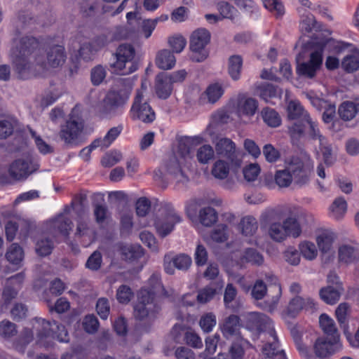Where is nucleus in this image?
I'll return each mask as SVG.
<instances>
[{"mask_svg":"<svg viewBox=\"0 0 359 359\" xmlns=\"http://www.w3.org/2000/svg\"><path fill=\"white\" fill-rule=\"evenodd\" d=\"M11 57L18 76L27 79L35 76H45L50 68L62 67L66 61L67 54L63 46L53 45L46 49L45 55L35 38L25 36L14 39Z\"/></svg>","mask_w":359,"mask_h":359,"instance_id":"f257e3e1","label":"nucleus"},{"mask_svg":"<svg viewBox=\"0 0 359 359\" xmlns=\"http://www.w3.org/2000/svg\"><path fill=\"white\" fill-rule=\"evenodd\" d=\"M245 326L252 332L254 340L259 337L263 341L266 340L262 347V355L274 356L276 359H285L284 351L278 349V337L271 318L264 313H252L248 315Z\"/></svg>","mask_w":359,"mask_h":359,"instance_id":"f03ea898","label":"nucleus"},{"mask_svg":"<svg viewBox=\"0 0 359 359\" xmlns=\"http://www.w3.org/2000/svg\"><path fill=\"white\" fill-rule=\"evenodd\" d=\"M197 171L194 158H163L154 172V178L162 183L171 179L177 184L186 185Z\"/></svg>","mask_w":359,"mask_h":359,"instance_id":"7ed1b4c3","label":"nucleus"},{"mask_svg":"<svg viewBox=\"0 0 359 359\" xmlns=\"http://www.w3.org/2000/svg\"><path fill=\"white\" fill-rule=\"evenodd\" d=\"M39 167V164L32 158H15L10 163H6L0 158V183L25 181Z\"/></svg>","mask_w":359,"mask_h":359,"instance_id":"20e7f679","label":"nucleus"},{"mask_svg":"<svg viewBox=\"0 0 359 359\" xmlns=\"http://www.w3.org/2000/svg\"><path fill=\"white\" fill-rule=\"evenodd\" d=\"M160 307L154 302L152 293L148 290H141L137 302L133 307V316L136 320L151 324L156 318Z\"/></svg>","mask_w":359,"mask_h":359,"instance_id":"39448f33","label":"nucleus"},{"mask_svg":"<svg viewBox=\"0 0 359 359\" xmlns=\"http://www.w3.org/2000/svg\"><path fill=\"white\" fill-rule=\"evenodd\" d=\"M135 49L129 43L121 44L116 52V60L111 65L113 72L121 75H128L137 69Z\"/></svg>","mask_w":359,"mask_h":359,"instance_id":"423d86ee","label":"nucleus"},{"mask_svg":"<svg viewBox=\"0 0 359 359\" xmlns=\"http://www.w3.org/2000/svg\"><path fill=\"white\" fill-rule=\"evenodd\" d=\"M287 117L295 121L288 126V131L293 144L304 135V121L310 116L298 100H291L287 106Z\"/></svg>","mask_w":359,"mask_h":359,"instance_id":"0eeeda50","label":"nucleus"},{"mask_svg":"<svg viewBox=\"0 0 359 359\" xmlns=\"http://www.w3.org/2000/svg\"><path fill=\"white\" fill-rule=\"evenodd\" d=\"M285 165H287L296 186L302 187L309 184L313 173V163L310 158H285Z\"/></svg>","mask_w":359,"mask_h":359,"instance_id":"6e6552de","label":"nucleus"},{"mask_svg":"<svg viewBox=\"0 0 359 359\" xmlns=\"http://www.w3.org/2000/svg\"><path fill=\"white\" fill-rule=\"evenodd\" d=\"M144 84L142 89L137 90L130 109V116L134 121H140L144 123H151L156 118V114L144 96Z\"/></svg>","mask_w":359,"mask_h":359,"instance_id":"1a4fd4ad","label":"nucleus"},{"mask_svg":"<svg viewBox=\"0 0 359 359\" xmlns=\"http://www.w3.org/2000/svg\"><path fill=\"white\" fill-rule=\"evenodd\" d=\"M210 34L203 28L195 30L190 38L189 48L191 51V58L193 61L201 62L208 56L206 46L210 43Z\"/></svg>","mask_w":359,"mask_h":359,"instance_id":"9d476101","label":"nucleus"},{"mask_svg":"<svg viewBox=\"0 0 359 359\" xmlns=\"http://www.w3.org/2000/svg\"><path fill=\"white\" fill-rule=\"evenodd\" d=\"M242 163V158H217L212 163L211 174L216 180H227L231 172L238 171Z\"/></svg>","mask_w":359,"mask_h":359,"instance_id":"9b49d317","label":"nucleus"},{"mask_svg":"<svg viewBox=\"0 0 359 359\" xmlns=\"http://www.w3.org/2000/svg\"><path fill=\"white\" fill-rule=\"evenodd\" d=\"M290 215L283 220V223L287 237L292 236L296 238L302 234L304 219H306L308 217L311 219V217L296 208L290 210Z\"/></svg>","mask_w":359,"mask_h":359,"instance_id":"f8f14e48","label":"nucleus"},{"mask_svg":"<svg viewBox=\"0 0 359 359\" xmlns=\"http://www.w3.org/2000/svg\"><path fill=\"white\" fill-rule=\"evenodd\" d=\"M83 129V119L72 114L66 123L62 126L60 136L66 144H72L78 139Z\"/></svg>","mask_w":359,"mask_h":359,"instance_id":"ddd939ff","label":"nucleus"},{"mask_svg":"<svg viewBox=\"0 0 359 359\" xmlns=\"http://www.w3.org/2000/svg\"><path fill=\"white\" fill-rule=\"evenodd\" d=\"M323 62V50H317L311 53L308 62L300 63L297 67V73L299 76L312 79L316 76V72Z\"/></svg>","mask_w":359,"mask_h":359,"instance_id":"4468645a","label":"nucleus"},{"mask_svg":"<svg viewBox=\"0 0 359 359\" xmlns=\"http://www.w3.org/2000/svg\"><path fill=\"white\" fill-rule=\"evenodd\" d=\"M180 221L181 217L177 212L169 208L165 214L156 219L154 225L159 235L165 237L173 230L175 224Z\"/></svg>","mask_w":359,"mask_h":359,"instance_id":"2eb2a0df","label":"nucleus"},{"mask_svg":"<svg viewBox=\"0 0 359 359\" xmlns=\"http://www.w3.org/2000/svg\"><path fill=\"white\" fill-rule=\"evenodd\" d=\"M276 212L274 210H270L266 212L262 218L269 222L268 226V234L269 237L276 242H282L287 238L283 223L279 222H272Z\"/></svg>","mask_w":359,"mask_h":359,"instance_id":"dca6fc26","label":"nucleus"},{"mask_svg":"<svg viewBox=\"0 0 359 359\" xmlns=\"http://www.w3.org/2000/svg\"><path fill=\"white\" fill-rule=\"evenodd\" d=\"M75 39L80 44L79 55L86 61L91 60L97 49L107 43V37L104 35L98 36L93 43L83 41L81 36H77Z\"/></svg>","mask_w":359,"mask_h":359,"instance_id":"f3484780","label":"nucleus"},{"mask_svg":"<svg viewBox=\"0 0 359 359\" xmlns=\"http://www.w3.org/2000/svg\"><path fill=\"white\" fill-rule=\"evenodd\" d=\"M234 107L238 116L252 117L258 109V102L253 97L241 94L238 95Z\"/></svg>","mask_w":359,"mask_h":359,"instance_id":"a211bd4d","label":"nucleus"},{"mask_svg":"<svg viewBox=\"0 0 359 359\" xmlns=\"http://www.w3.org/2000/svg\"><path fill=\"white\" fill-rule=\"evenodd\" d=\"M262 280L270 284V286L274 290L275 295L273 296L271 299H268L264 301L262 304V306L263 309L270 313H273L276 309L277 305L281 296V287L278 283L277 277L270 272L265 273L264 278Z\"/></svg>","mask_w":359,"mask_h":359,"instance_id":"6ab92c4d","label":"nucleus"},{"mask_svg":"<svg viewBox=\"0 0 359 359\" xmlns=\"http://www.w3.org/2000/svg\"><path fill=\"white\" fill-rule=\"evenodd\" d=\"M33 328L36 334V343L41 346H46L45 340L48 337H53V335H54L53 322L51 323L41 318H35Z\"/></svg>","mask_w":359,"mask_h":359,"instance_id":"aec40b11","label":"nucleus"},{"mask_svg":"<svg viewBox=\"0 0 359 359\" xmlns=\"http://www.w3.org/2000/svg\"><path fill=\"white\" fill-rule=\"evenodd\" d=\"M191 258L184 254H181L173 258L169 255H165L164 257V269L168 274L174 273L173 266L178 270L187 271L191 266Z\"/></svg>","mask_w":359,"mask_h":359,"instance_id":"412c9836","label":"nucleus"},{"mask_svg":"<svg viewBox=\"0 0 359 359\" xmlns=\"http://www.w3.org/2000/svg\"><path fill=\"white\" fill-rule=\"evenodd\" d=\"M336 343L327 340L325 338H318L313 344V351L316 356L320 359L326 358L337 351Z\"/></svg>","mask_w":359,"mask_h":359,"instance_id":"4be33fe9","label":"nucleus"},{"mask_svg":"<svg viewBox=\"0 0 359 359\" xmlns=\"http://www.w3.org/2000/svg\"><path fill=\"white\" fill-rule=\"evenodd\" d=\"M155 91L157 96L161 99H167L172 91V84L170 81L168 74L165 72L159 73L155 79Z\"/></svg>","mask_w":359,"mask_h":359,"instance_id":"5701e85b","label":"nucleus"},{"mask_svg":"<svg viewBox=\"0 0 359 359\" xmlns=\"http://www.w3.org/2000/svg\"><path fill=\"white\" fill-rule=\"evenodd\" d=\"M205 142L203 135L184 136L178 140L177 149L181 157H185L191 152L194 147L198 146Z\"/></svg>","mask_w":359,"mask_h":359,"instance_id":"b1692460","label":"nucleus"},{"mask_svg":"<svg viewBox=\"0 0 359 359\" xmlns=\"http://www.w3.org/2000/svg\"><path fill=\"white\" fill-rule=\"evenodd\" d=\"M72 220L64 215L59 214L54 219L49 222L50 230L53 234L67 235L72 228Z\"/></svg>","mask_w":359,"mask_h":359,"instance_id":"393cba45","label":"nucleus"},{"mask_svg":"<svg viewBox=\"0 0 359 359\" xmlns=\"http://www.w3.org/2000/svg\"><path fill=\"white\" fill-rule=\"evenodd\" d=\"M229 118V114L225 109H218L211 115L210 123L203 133L212 136L215 133V129L219 125L228 123Z\"/></svg>","mask_w":359,"mask_h":359,"instance_id":"a878e982","label":"nucleus"},{"mask_svg":"<svg viewBox=\"0 0 359 359\" xmlns=\"http://www.w3.org/2000/svg\"><path fill=\"white\" fill-rule=\"evenodd\" d=\"M344 290L342 285L334 287L328 285L321 288L319 291L320 299L328 304H334L339 300Z\"/></svg>","mask_w":359,"mask_h":359,"instance_id":"bb28decb","label":"nucleus"},{"mask_svg":"<svg viewBox=\"0 0 359 359\" xmlns=\"http://www.w3.org/2000/svg\"><path fill=\"white\" fill-rule=\"evenodd\" d=\"M215 148L217 154L222 157H233L236 150L235 142L227 137L219 139L215 144Z\"/></svg>","mask_w":359,"mask_h":359,"instance_id":"cd10ccee","label":"nucleus"},{"mask_svg":"<svg viewBox=\"0 0 359 359\" xmlns=\"http://www.w3.org/2000/svg\"><path fill=\"white\" fill-rule=\"evenodd\" d=\"M155 62L159 69L167 70L175 67L176 59L169 50L163 49L157 53Z\"/></svg>","mask_w":359,"mask_h":359,"instance_id":"c85d7f7f","label":"nucleus"},{"mask_svg":"<svg viewBox=\"0 0 359 359\" xmlns=\"http://www.w3.org/2000/svg\"><path fill=\"white\" fill-rule=\"evenodd\" d=\"M130 93L126 90H110L104 98L107 102H110L120 109L123 110L125 104L128 102Z\"/></svg>","mask_w":359,"mask_h":359,"instance_id":"c756f323","label":"nucleus"},{"mask_svg":"<svg viewBox=\"0 0 359 359\" xmlns=\"http://www.w3.org/2000/svg\"><path fill=\"white\" fill-rule=\"evenodd\" d=\"M240 318L238 316L230 315L227 317L222 327V332L226 339H229L238 334L240 330Z\"/></svg>","mask_w":359,"mask_h":359,"instance_id":"7c9ffc66","label":"nucleus"},{"mask_svg":"<svg viewBox=\"0 0 359 359\" xmlns=\"http://www.w3.org/2000/svg\"><path fill=\"white\" fill-rule=\"evenodd\" d=\"M339 260L346 264L359 260V249L351 245H342L339 247Z\"/></svg>","mask_w":359,"mask_h":359,"instance_id":"2f4dec72","label":"nucleus"},{"mask_svg":"<svg viewBox=\"0 0 359 359\" xmlns=\"http://www.w3.org/2000/svg\"><path fill=\"white\" fill-rule=\"evenodd\" d=\"M18 126V120L11 116L0 118V139L4 140L11 136Z\"/></svg>","mask_w":359,"mask_h":359,"instance_id":"473e14b6","label":"nucleus"},{"mask_svg":"<svg viewBox=\"0 0 359 359\" xmlns=\"http://www.w3.org/2000/svg\"><path fill=\"white\" fill-rule=\"evenodd\" d=\"M359 111V104L353 102L345 101L342 102L338 109V114L344 121L352 120Z\"/></svg>","mask_w":359,"mask_h":359,"instance_id":"72a5a7b5","label":"nucleus"},{"mask_svg":"<svg viewBox=\"0 0 359 359\" xmlns=\"http://www.w3.org/2000/svg\"><path fill=\"white\" fill-rule=\"evenodd\" d=\"M335 239L334 233L330 231L321 232L316 238V242L320 250L323 253L329 252Z\"/></svg>","mask_w":359,"mask_h":359,"instance_id":"f704fd0d","label":"nucleus"},{"mask_svg":"<svg viewBox=\"0 0 359 359\" xmlns=\"http://www.w3.org/2000/svg\"><path fill=\"white\" fill-rule=\"evenodd\" d=\"M258 229L257 219L250 215L243 217L239 224L238 229L243 235L252 236Z\"/></svg>","mask_w":359,"mask_h":359,"instance_id":"c9c22d12","label":"nucleus"},{"mask_svg":"<svg viewBox=\"0 0 359 359\" xmlns=\"http://www.w3.org/2000/svg\"><path fill=\"white\" fill-rule=\"evenodd\" d=\"M242 264L248 263L255 266H260L264 263L263 255L255 248H247L240 258Z\"/></svg>","mask_w":359,"mask_h":359,"instance_id":"e433bc0d","label":"nucleus"},{"mask_svg":"<svg viewBox=\"0 0 359 359\" xmlns=\"http://www.w3.org/2000/svg\"><path fill=\"white\" fill-rule=\"evenodd\" d=\"M123 113V110L116 106L107 102L105 98L103 99L102 104L98 109V114L103 118H111Z\"/></svg>","mask_w":359,"mask_h":359,"instance_id":"4c0bfd02","label":"nucleus"},{"mask_svg":"<svg viewBox=\"0 0 359 359\" xmlns=\"http://www.w3.org/2000/svg\"><path fill=\"white\" fill-rule=\"evenodd\" d=\"M261 168L257 163H250L243 168L244 180L250 184H252L258 180Z\"/></svg>","mask_w":359,"mask_h":359,"instance_id":"58836bf2","label":"nucleus"},{"mask_svg":"<svg viewBox=\"0 0 359 359\" xmlns=\"http://www.w3.org/2000/svg\"><path fill=\"white\" fill-rule=\"evenodd\" d=\"M242 66L243 59L240 55H235L229 58L228 72L232 79L236 81L240 79Z\"/></svg>","mask_w":359,"mask_h":359,"instance_id":"ea45409f","label":"nucleus"},{"mask_svg":"<svg viewBox=\"0 0 359 359\" xmlns=\"http://www.w3.org/2000/svg\"><path fill=\"white\" fill-rule=\"evenodd\" d=\"M224 94V89L219 83H213L210 85L204 93L203 97L207 99L208 103L215 104L217 102Z\"/></svg>","mask_w":359,"mask_h":359,"instance_id":"a19ab883","label":"nucleus"},{"mask_svg":"<svg viewBox=\"0 0 359 359\" xmlns=\"http://www.w3.org/2000/svg\"><path fill=\"white\" fill-rule=\"evenodd\" d=\"M201 223L205 226H210L217 221V212L212 207H205L199 211Z\"/></svg>","mask_w":359,"mask_h":359,"instance_id":"79ce46f5","label":"nucleus"},{"mask_svg":"<svg viewBox=\"0 0 359 359\" xmlns=\"http://www.w3.org/2000/svg\"><path fill=\"white\" fill-rule=\"evenodd\" d=\"M34 339L33 332L28 328H25L20 338L13 343L14 348L23 353L25 351L26 346Z\"/></svg>","mask_w":359,"mask_h":359,"instance_id":"37998d69","label":"nucleus"},{"mask_svg":"<svg viewBox=\"0 0 359 359\" xmlns=\"http://www.w3.org/2000/svg\"><path fill=\"white\" fill-rule=\"evenodd\" d=\"M274 180L276 184L280 188L288 187L292 182H294L293 177L290 172L287 170V165H285V168L278 170L274 175Z\"/></svg>","mask_w":359,"mask_h":359,"instance_id":"c03bdc74","label":"nucleus"},{"mask_svg":"<svg viewBox=\"0 0 359 359\" xmlns=\"http://www.w3.org/2000/svg\"><path fill=\"white\" fill-rule=\"evenodd\" d=\"M123 258L133 262L141 258L143 255V249L140 245H126L121 248Z\"/></svg>","mask_w":359,"mask_h":359,"instance_id":"a18cd8bd","label":"nucleus"},{"mask_svg":"<svg viewBox=\"0 0 359 359\" xmlns=\"http://www.w3.org/2000/svg\"><path fill=\"white\" fill-rule=\"evenodd\" d=\"M86 198L85 194H80L72 202V207L77 215V219L88 217V208L85 205Z\"/></svg>","mask_w":359,"mask_h":359,"instance_id":"49530a36","label":"nucleus"},{"mask_svg":"<svg viewBox=\"0 0 359 359\" xmlns=\"http://www.w3.org/2000/svg\"><path fill=\"white\" fill-rule=\"evenodd\" d=\"M255 93L262 99L268 102L269 99L275 97L277 95L278 92L276 88H275L272 84L263 83L257 86Z\"/></svg>","mask_w":359,"mask_h":359,"instance_id":"de8ad7c7","label":"nucleus"},{"mask_svg":"<svg viewBox=\"0 0 359 359\" xmlns=\"http://www.w3.org/2000/svg\"><path fill=\"white\" fill-rule=\"evenodd\" d=\"M262 117L264 121L270 127L280 126L281 119L279 114L273 109L266 107L262 111Z\"/></svg>","mask_w":359,"mask_h":359,"instance_id":"09e8293b","label":"nucleus"},{"mask_svg":"<svg viewBox=\"0 0 359 359\" xmlns=\"http://www.w3.org/2000/svg\"><path fill=\"white\" fill-rule=\"evenodd\" d=\"M319 324L324 333L334 337L335 334L337 333V329L332 318L327 314L323 313L320 316Z\"/></svg>","mask_w":359,"mask_h":359,"instance_id":"8fccbe9b","label":"nucleus"},{"mask_svg":"<svg viewBox=\"0 0 359 359\" xmlns=\"http://www.w3.org/2000/svg\"><path fill=\"white\" fill-rule=\"evenodd\" d=\"M6 257L9 262L13 264H18L23 259L24 252L20 245L13 243L8 248Z\"/></svg>","mask_w":359,"mask_h":359,"instance_id":"3c124183","label":"nucleus"},{"mask_svg":"<svg viewBox=\"0 0 359 359\" xmlns=\"http://www.w3.org/2000/svg\"><path fill=\"white\" fill-rule=\"evenodd\" d=\"M76 222V236L79 237L86 236L90 239L93 235V231L90 226V220L88 217L77 219Z\"/></svg>","mask_w":359,"mask_h":359,"instance_id":"603ef678","label":"nucleus"},{"mask_svg":"<svg viewBox=\"0 0 359 359\" xmlns=\"http://www.w3.org/2000/svg\"><path fill=\"white\" fill-rule=\"evenodd\" d=\"M316 154L322 157H330L337 155V148L330 144L325 138H320Z\"/></svg>","mask_w":359,"mask_h":359,"instance_id":"864d4df0","label":"nucleus"},{"mask_svg":"<svg viewBox=\"0 0 359 359\" xmlns=\"http://www.w3.org/2000/svg\"><path fill=\"white\" fill-rule=\"evenodd\" d=\"M122 130L121 126L111 128L103 138L96 139L99 141V145L101 149L108 147L120 135Z\"/></svg>","mask_w":359,"mask_h":359,"instance_id":"5fc2aeb1","label":"nucleus"},{"mask_svg":"<svg viewBox=\"0 0 359 359\" xmlns=\"http://www.w3.org/2000/svg\"><path fill=\"white\" fill-rule=\"evenodd\" d=\"M53 242L47 238H41L36 241L35 250L41 257L49 255L53 249Z\"/></svg>","mask_w":359,"mask_h":359,"instance_id":"6e6d98bb","label":"nucleus"},{"mask_svg":"<svg viewBox=\"0 0 359 359\" xmlns=\"http://www.w3.org/2000/svg\"><path fill=\"white\" fill-rule=\"evenodd\" d=\"M189 329V327L184 324H175L171 330L170 335L176 343H184Z\"/></svg>","mask_w":359,"mask_h":359,"instance_id":"4d7b16f0","label":"nucleus"},{"mask_svg":"<svg viewBox=\"0 0 359 359\" xmlns=\"http://www.w3.org/2000/svg\"><path fill=\"white\" fill-rule=\"evenodd\" d=\"M299 250L302 256L308 260L316 259L318 255V250L315 244L310 241L301 243L299 244Z\"/></svg>","mask_w":359,"mask_h":359,"instance_id":"13d9d810","label":"nucleus"},{"mask_svg":"<svg viewBox=\"0 0 359 359\" xmlns=\"http://www.w3.org/2000/svg\"><path fill=\"white\" fill-rule=\"evenodd\" d=\"M330 209L333 212L334 217L336 219H339L346 211V201L342 197L337 198L332 203Z\"/></svg>","mask_w":359,"mask_h":359,"instance_id":"bf43d9fd","label":"nucleus"},{"mask_svg":"<svg viewBox=\"0 0 359 359\" xmlns=\"http://www.w3.org/2000/svg\"><path fill=\"white\" fill-rule=\"evenodd\" d=\"M18 331L15 323L3 320L0 323V335L4 339H9L16 335Z\"/></svg>","mask_w":359,"mask_h":359,"instance_id":"052dcab7","label":"nucleus"},{"mask_svg":"<svg viewBox=\"0 0 359 359\" xmlns=\"http://www.w3.org/2000/svg\"><path fill=\"white\" fill-rule=\"evenodd\" d=\"M300 28L303 32L309 33L313 30L318 29L319 27L317 26V22L314 16L312 14H308L306 15H302L300 22Z\"/></svg>","mask_w":359,"mask_h":359,"instance_id":"680f3d73","label":"nucleus"},{"mask_svg":"<svg viewBox=\"0 0 359 359\" xmlns=\"http://www.w3.org/2000/svg\"><path fill=\"white\" fill-rule=\"evenodd\" d=\"M342 68L347 72H353L359 68V59L355 55H348L341 62Z\"/></svg>","mask_w":359,"mask_h":359,"instance_id":"e2e57ef3","label":"nucleus"},{"mask_svg":"<svg viewBox=\"0 0 359 359\" xmlns=\"http://www.w3.org/2000/svg\"><path fill=\"white\" fill-rule=\"evenodd\" d=\"M304 299L296 296L290 302L287 312L290 316L294 317L302 309H304Z\"/></svg>","mask_w":359,"mask_h":359,"instance_id":"0e129e2a","label":"nucleus"},{"mask_svg":"<svg viewBox=\"0 0 359 359\" xmlns=\"http://www.w3.org/2000/svg\"><path fill=\"white\" fill-rule=\"evenodd\" d=\"M30 133L34 140L36 148L42 155L50 154L53 152V147L46 143L39 135H37L34 131L30 130Z\"/></svg>","mask_w":359,"mask_h":359,"instance_id":"69168bd1","label":"nucleus"},{"mask_svg":"<svg viewBox=\"0 0 359 359\" xmlns=\"http://www.w3.org/2000/svg\"><path fill=\"white\" fill-rule=\"evenodd\" d=\"M217 9L222 18L233 19L237 13V10L226 1H220Z\"/></svg>","mask_w":359,"mask_h":359,"instance_id":"338daca9","label":"nucleus"},{"mask_svg":"<svg viewBox=\"0 0 359 359\" xmlns=\"http://www.w3.org/2000/svg\"><path fill=\"white\" fill-rule=\"evenodd\" d=\"M54 335L53 339H56L60 342L68 343L69 341V336L66 327L62 325L53 321Z\"/></svg>","mask_w":359,"mask_h":359,"instance_id":"774afa93","label":"nucleus"}]
</instances>
